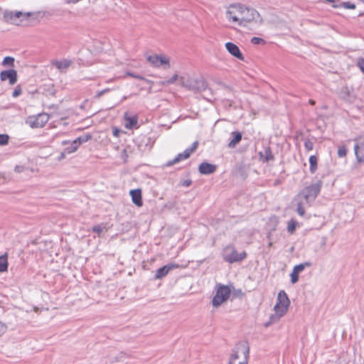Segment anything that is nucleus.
I'll use <instances>...</instances> for the list:
<instances>
[{
    "instance_id": "nucleus-50",
    "label": "nucleus",
    "mask_w": 364,
    "mask_h": 364,
    "mask_svg": "<svg viewBox=\"0 0 364 364\" xmlns=\"http://www.w3.org/2000/svg\"><path fill=\"white\" fill-rule=\"evenodd\" d=\"M67 154V153H66L65 151H64L63 152H62V153L60 154V156H59V159H64V158L65 157V154Z\"/></svg>"
},
{
    "instance_id": "nucleus-30",
    "label": "nucleus",
    "mask_w": 364,
    "mask_h": 364,
    "mask_svg": "<svg viewBox=\"0 0 364 364\" xmlns=\"http://www.w3.org/2000/svg\"><path fill=\"white\" fill-rule=\"evenodd\" d=\"M297 223L294 219H291L288 222L287 231L292 234L296 230V225Z\"/></svg>"
},
{
    "instance_id": "nucleus-20",
    "label": "nucleus",
    "mask_w": 364,
    "mask_h": 364,
    "mask_svg": "<svg viewBox=\"0 0 364 364\" xmlns=\"http://www.w3.org/2000/svg\"><path fill=\"white\" fill-rule=\"evenodd\" d=\"M232 139L230 141L228 144V146L230 149L235 148L237 144H238L242 138V133L240 132H232L231 133Z\"/></svg>"
},
{
    "instance_id": "nucleus-25",
    "label": "nucleus",
    "mask_w": 364,
    "mask_h": 364,
    "mask_svg": "<svg viewBox=\"0 0 364 364\" xmlns=\"http://www.w3.org/2000/svg\"><path fill=\"white\" fill-rule=\"evenodd\" d=\"M299 200V199L297 200L298 201L296 203V212L300 216H304L305 214L304 205L307 204L305 203V200H304L302 198L300 200Z\"/></svg>"
},
{
    "instance_id": "nucleus-49",
    "label": "nucleus",
    "mask_w": 364,
    "mask_h": 364,
    "mask_svg": "<svg viewBox=\"0 0 364 364\" xmlns=\"http://www.w3.org/2000/svg\"><path fill=\"white\" fill-rule=\"evenodd\" d=\"M326 244V237H323L322 239H321V245L322 246H325Z\"/></svg>"
},
{
    "instance_id": "nucleus-56",
    "label": "nucleus",
    "mask_w": 364,
    "mask_h": 364,
    "mask_svg": "<svg viewBox=\"0 0 364 364\" xmlns=\"http://www.w3.org/2000/svg\"><path fill=\"white\" fill-rule=\"evenodd\" d=\"M309 102H310V103H311V105H314V102L313 100H310Z\"/></svg>"
},
{
    "instance_id": "nucleus-11",
    "label": "nucleus",
    "mask_w": 364,
    "mask_h": 364,
    "mask_svg": "<svg viewBox=\"0 0 364 364\" xmlns=\"http://www.w3.org/2000/svg\"><path fill=\"white\" fill-rule=\"evenodd\" d=\"M339 96L342 100L350 104L355 102L356 100V95L353 88L348 86H345L341 88Z\"/></svg>"
},
{
    "instance_id": "nucleus-17",
    "label": "nucleus",
    "mask_w": 364,
    "mask_h": 364,
    "mask_svg": "<svg viewBox=\"0 0 364 364\" xmlns=\"http://www.w3.org/2000/svg\"><path fill=\"white\" fill-rule=\"evenodd\" d=\"M129 194L132 197V202L138 207H141L143 205L142 196H141V190L134 189L131 190Z\"/></svg>"
},
{
    "instance_id": "nucleus-34",
    "label": "nucleus",
    "mask_w": 364,
    "mask_h": 364,
    "mask_svg": "<svg viewBox=\"0 0 364 364\" xmlns=\"http://www.w3.org/2000/svg\"><path fill=\"white\" fill-rule=\"evenodd\" d=\"M250 41L254 45H259V44L264 45L266 43V41L263 38H261L259 37H253V38H252Z\"/></svg>"
},
{
    "instance_id": "nucleus-6",
    "label": "nucleus",
    "mask_w": 364,
    "mask_h": 364,
    "mask_svg": "<svg viewBox=\"0 0 364 364\" xmlns=\"http://www.w3.org/2000/svg\"><path fill=\"white\" fill-rule=\"evenodd\" d=\"M231 290L228 286L218 284L216 286V293L214 296L212 304L215 307H218L230 297Z\"/></svg>"
},
{
    "instance_id": "nucleus-46",
    "label": "nucleus",
    "mask_w": 364,
    "mask_h": 364,
    "mask_svg": "<svg viewBox=\"0 0 364 364\" xmlns=\"http://www.w3.org/2000/svg\"><path fill=\"white\" fill-rule=\"evenodd\" d=\"M6 330V326L2 323L1 322H0V336L1 334H3Z\"/></svg>"
},
{
    "instance_id": "nucleus-32",
    "label": "nucleus",
    "mask_w": 364,
    "mask_h": 364,
    "mask_svg": "<svg viewBox=\"0 0 364 364\" xmlns=\"http://www.w3.org/2000/svg\"><path fill=\"white\" fill-rule=\"evenodd\" d=\"M9 136L8 134H0V145L4 146L9 143Z\"/></svg>"
},
{
    "instance_id": "nucleus-10",
    "label": "nucleus",
    "mask_w": 364,
    "mask_h": 364,
    "mask_svg": "<svg viewBox=\"0 0 364 364\" xmlns=\"http://www.w3.org/2000/svg\"><path fill=\"white\" fill-rule=\"evenodd\" d=\"M49 119V115L46 113H41L37 116L29 117L26 122L31 128L43 127Z\"/></svg>"
},
{
    "instance_id": "nucleus-35",
    "label": "nucleus",
    "mask_w": 364,
    "mask_h": 364,
    "mask_svg": "<svg viewBox=\"0 0 364 364\" xmlns=\"http://www.w3.org/2000/svg\"><path fill=\"white\" fill-rule=\"evenodd\" d=\"M105 225L103 224H98L92 227V231L97 234H100L103 231Z\"/></svg>"
},
{
    "instance_id": "nucleus-9",
    "label": "nucleus",
    "mask_w": 364,
    "mask_h": 364,
    "mask_svg": "<svg viewBox=\"0 0 364 364\" xmlns=\"http://www.w3.org/2000/svg\"><path fill=\"white\" fill-rule=\"evenodd\" d=\"M354 152L358 163H364V133L354 139Z\"/></svg>"
},
{
    "instance_id": "nucleus-53",
    "label": "nucleus",
    "mask_w": 364,
    "mask_h": 364,
    "mask_svg": "<svg viewBox=\"0 0 364 364\" xmlns=\"http://www.w3.org/2000/svg\"><path fill=\"white\" fill-rule=\"evenodd\" d=\"M112 80H113V79H109V80H107L106 81V82H107V83H109V82H112Z\"/></svg>"
},
{
    "instance_id": "nucleus-55",
    "label": "nucleus",
    "mask_w": 364,
    "mask_h": 364,
    "mask_svg": "<svg viewBox=\"0 0 364 364\" xmlns=\"http://www.w3.org/2000/svg\"><path fill=\"white\" fill-rule=\"evenodd\" d=\"M249 15H250V14H249V13H245V14H243V16H248Z\"/></svg>"
},
{
    "instance_id": "nucleus-52",
    "label": "nucleus",
    "mask_w": 364,
    "mask_h": 364,
    "mask_svg": "<svg viewBox=\"0 0 364 364\" xmlns=\"http://www.w3.org/2000/svg\"><path fill=\"white\" fill-rule=\"evenodd\" d=\"M68 143V141H63L62 142V144H63V145H65V144H67Z\"/></svg>"
},
{
    "instance_id": "nucleus-3",
    "label": "nucleus",
    "mask_w": 364,
    "mask_h": 364,
    "mask_svg": "<svg viewBox=\"0 0 364 364\" xmlns=\"http://www.w3.org/2000/svg\"><path fill=\"white\" fill-rule=\"evenodd\" d=\"M250 348L245 342L237 343L232 350L228 364H247Z\"/></svg>"
},
{
    "instance_id": "nucleus-7",
    "label": "nucleus",
    "mask_w": 364,
    "mask_h": 364,
    "mask_svg": "<svg viewBox=\"0 0 364 364\" xmlns=\"http://www.w3.org/2000/svg\"><path fill=\"white\" fill-rule=\"evenodd\" d=\"M33 15V14L31 12L6 11L4 14V18L8 23L19 25L24 19H27Z\"/></svg>"
},
{
    "instance_id": "nucleus-18",
    "label": "nucleus",
    "mask_w": 364,
    "mask_h": 364,
    "mask_svg": "<svg viewBox=\"0 0 364 364\" xmlns=\"http://www.w3.org/2000/svg\"><path fill=\"white\" fill-rule=\"evenodd\" d=\"M72 63V60L68 59H63L62 60H53L51 61V64L60 71L68 69L71 65Z\"/></svg>"
},
{
    "instance_id": "nucleus-12",
    "label": "nucleus",
    "mask_w": 364,
    "mask_h": 364,
    "mask_svg": "<svg viewBox=\"0 0 364 364\" xmlns=\"http://www.w3.org/2000/svg\"><path fill=\"white\" fill-rule=\"evenodd\" d=\"M0 80L2 82L8 80L9 84L13 85L16 84L18 80L17 71L14 69L3 70L0 73Z\"/></svg>"
},
{
    "instance_id": "nucleus-31",
    "label": "nucleus",
    "mask_w": 364,
    "mask_h": 364,
    "mask_svg": "<svg viewBox=\"0 0 364 364\" xmlns=\"http://www.w3.org/2000/svg\"><path fill=\"white\" fill-rule=\"evenodd\" d=\"M127 75H129V76H131L132 77L144 80V81L146 82L147 83H149L151 85V86L154 84V82L152 81H150V80L146 79L145 77H142L141 75H136V74H134L133 73L127 72Z\"/></svg>"
},
{
    "instance_id": "nucleus-33",
    "label": "nucleus",
    "mask_w": 364,
    "mask_h": 364,
    "mask_svg": "<svg viewBox=\"0 0 364 364\" xmlns=\"http://www.w3.org/2000/svg\"><path fill=\"white\" fill-rule=\"evenodd\" d=\"M346 154H347V149H346V146H344V145L340 146L338 149V156L339 157L342 158V157L346 156Z\"/></svg>"
},
{
    "instance_id": "nucleus-5",
    "label": "nucleus",
    "mask_w": 364,
    "mask_h": 364,
    "mask_svg": "<svg viewBox=\"0 0 364 364\" xmlns=\"http://www.w3.org/2000/svg\"><path fill=\"white\" fill-rule=\"evenodd\" d=\"M180 84L194 92H202L208 87L206 82L203 78L181 77Z\"/></svg>"
},
{
    "instance_id": "nucleus-45",
    "label": "nucleus",
    "mask_w": 364,
    "mask_h": 364,
    "mask_svg": "<svg viewBox=\"0 0 364 364\" xmlns=\"http://www.w3.org/2000/svg\"><path fill=\"white\" fill-rule=\"evenodd\" d=\"M191 183H192L191 180H190V179L184 180L183 181L181 182V186H185V187H188L189 186L191 185Z\"/></svg>"
},
{
    "instance_id": "nucleus-8",
    "label": "nucleus",
    "mask_w": 364,
    "mask_h": 364,
    "mask_svg": "<svg viewBox=\"0 0 364 364\" xmlns=\"http://www.w3.org/2000/svg\"><path fill=\"white\" fill-rule=\"evenodd\" d=\"M247 257L245 251L238 253L232 246H228L224 250L223 259L230 264L242 261Z\"/></svg>"
},
{
    "instance_id": "nucleus-40",
    "label": "nucleus",
    "mask_w": 364,
    "mask_h": 364,
    "mask_svg": "<svg viewBox=\"0 0 364 364\" xmlns=\"http://www.w3.org/2000/svg\"><path fill=\"white\" fill-rule=\"evenodd\" d=\"M357 65L364 74V58H360L358 59Z\"/></svg>"
},
{
    "instance_id": "nucleus-43",
    "label": "nucleus",
    "mask_w": 364,
    "mask_h": 364,
    "mask_svg": "<svg viewBox=\"0 0 364 364\" xmlns=\"http://www.w3.org/2000/svg\"><path fill=\"white\" fill-rule=\"evenodd\" d=\"M65 151L67 154H72V153H74L75 151H76V150L73 146L72 144H70V145L69 146H68L67 148L65 149Z\"/></svg>"
},
{
    "instance_id": "nucleus-24",
    "label": "nucleus",
    "mask_w": 364,
    "mask_h": 364,
    "mask_svg": "<svg viewBox=\"0 0 364 364\" xmlns=\"http://www.w3.org/2000/svg\"><path fill=\"white\" fill-rule=\"evenodd\" d=\"M8 269V257L7 255L0 256V272H6Z\"/></svg>"
},
{
    "instance_id": "nucleus-2",
    "label": "nucleus",
    "mask_w": 364,
    "mask_h": 364,
    "mask_svg": "<svg viewBox=\"0 0 364 364\" xmlns=\"http://www.w3.org/2000/svg\"><path fill=\"white\" fill-rule=\"evenodd\" d=\"M290 305V301L287 293L284 290H281L277 298V303L274 307L275 314L270 316L269 322L265 324L268 326L269 323L277 322L288 311Z\"/></svg>"
},
{
    "instance_id": "nucleus-38",
    "label": "nucleus",
    "mask_w": 364,
    "mask_h": 364,
    "mask_svg": "<svg viewBox=\"0 0 364 364\" xmlns=\"http://www.w3.org/2000/svg\"><path fill=\"white\" fill-rule=\"evenodd\" d=\"M304 147L307 151H311L314 149V143L310 139H306L304 142Z\"/></svg>"
},
{
    "instance_id": "nucleus-19",
    "label": "nucleus",
    "mask_w": 364,
    "mask_h": 364,
    "mask_svg": "<svg viewBox=\"0 0 364 364\" xmlns=\"http://www.w3.org/2000/svg\"><path fill=\"white\" fill-rule=\"evenodd\" d=\"M191 155L186 149L183 152L178 154L173 159L168 161L166 165V166H171L183 160L187 159Z\"/></svg>"
},
{
    "instance_id": "nucleus-15",
    "label": "nucleus",
    "mask_w": 364,
    "mask_h": 364,
    "mask_svg": "<svg viewBox=\"0 0 364 364\" xmlns=\"http://www.w3.org/2000/svg\"><path fill=\"white\" fill-rule=\"evenodd\" d=\"M225 48L227 49V50L232 55L234 56L235 58L240 60H244V56L242 55V53H241L239 47L232 43V42H228L225 43Z\"/></svg>"
},
{
    "instance_id": "nucleus-23",
    "label": "nucleus",
    "mask_w": 364,
    "mask_h": 364,
    "mask_svg": "<svg viewBox=\"0 0 364 364\" xmlns=\"http://www.w3.org/2000/svg\"><path fill=\"white\" fill-rule=\"evenodd\" d=\"M309 171L311 173H314L317 170V165H318V158L312 155L309 157Z\"/></svg>"
},
{
    "instance_id": "nucleus-44",
    "label": "nucleus",
    "mask_w": 364,
    "mask_h": 364,
    "mask_svg": "<svg viewBox=\"0 0 364 364\" xmlns=\"http://www.w3.org/2000/svg\"><path fill=\"white\" fill-rule=\"evenodd\" d=\"M25 170V167L23 166L16 165L14 168V171L16 173H21Z\"/></svg>"
},
{
    "instance_id": "nucleus-54",
    "label": "nucleus",
    "mask_w": 364,
    "mask_h": 364,
    "mask_svg": "<svg viewBox=\"0 0 364 364\" xmlns=\"http://www.w3.org/2000/svg\"><path fill=\"white\" fill-rule=\"evenodd\" d=\"M127 97H127V96H124V97H123V98H122V100H127Z\"/></svg>"
},
{
    "instance_id": "nucleus-1",
    "label": "nucleus",
    "mask_w": 364,
    "mask_h": 364,
    "mask_svg": "<svg viewBox=\"0 0 364 364\" xmlns=\"http://www.w3.org/2000/svg\"><path fill=\"white\" fill-rule=\"evenodd\" d=\"M259 14L255 9L246 7L240 4H231L226 11V17L230 21L237 22L240 26H245L255 19Z\"/></svg>"
},
{
    "instance_id": "nucleus-39",
    "label": "nucleus",
    "mask_w": 364,
    "mask_h": 364,
    "mask_svg": "<svg viewBox=\"0 0 364 364\" xmlns=\"http://www.w3.org/2000/svg\"><path fill=\"white\" fill-rule=\"evenodd\" d=\"M198 141H194L192 144L191 146L189 148H187L186 150L188 152V154L190 155H191V154L193 153L196 150V149L198 148Z\"/></svg>"
},
{
    "instance_id": "nucleus-26",
    "label": "nucleus",
    "mask_w": 364,
    "mask_h": 364,
    "mask_svg": "<svg viewBox=\"0 0 364 364\" xmlns=\"http://www.w3.org/2000/svg\"><path fill=\"white\" fill-rule=\"evenodd\" d=\"M312 266L311 262H305L294 267L293 270L298 273H301L306 267H310Z\"/></svg>"
},
{
    "instance_id": "nucleus-22",
    "label": "nucleus",
    "mask_w": 364,
    "mask_h": 364,
    "mask_svg": "<svg viewBox=\"0 0 364 364\" xmlns=\"http://www.w3.org/2000/svg\"><path fill=\"white\" fill-rule=\"evenodd\" d=\"M126 121V128L132 129L138 127V120L136 117H124Z\"/></svg>"
},
{
    "instance_id": "nucleus-36",
    "label": "nucleus",
    "mask_w": 364,
    "mask_h": 364,
    "mask_svg": "<svg viewBox=\"0 0 364 364\" xmlns=\"http://www.w3.org/2000/svg\"><path fill=\"white\" fill-rule=\"evenodd\" d=\"M299 274L298 272H295L294 270L292 271V272L290 274L291 277V282L292 284H295L299 280Z\"/></svg>"
},
{
    "instance_id": "nucleus-16",
    "label": "nucleus",
    "mask_w": 364,
    "mask_h": 364,
    "mask_svg": "<svg viewBox=\"0 0 364 364\" xmlns=\"http://www.w3.org/2000/svg\"><path fill=\"white\" fill-rule=\"evenodd\" d=\"M216 169V165L208 162H203L198 166L199 172L203 175H209L213 173Z\"/></svg>"
},
{
    "instance_id": "nucleus-42",
    "label": "nucleus",
    "mask_w": 364,
    "mask_h": 364,
    "mask_svg": "<svg viewBox=\"0 0 364 364\" xmlns=\"http://www.w3.org/2000/svg\"><path fill=\"white\" fill-rule=\"evenodd\" d=\"M178 78V76L177 74L173 75L171 78L166 80V83L167 85H171L174 83Z\"/></svg>"
},
{
    "instance_id": "nucleus-37",
    "label": "nucleus",
    "mask_w": 364,
    "mask_h": 364,
    "mask_svg": "<svg viewBox=\"0 0 364 364\" xmlns=\"http://www.w3.org/2000/svg\"><path fill=\"white\" fill-rule=\"evenodd\" d=\"M111 90L110 88H105L102 90L98 91L95 95V99H100L103 95L109 92Z\"/></svg>"
},
{
    "instance_id": "nucleus-27",
    "label": "nucleus",
    "mask_w": 364,
    "mask_h": 364,
    "mask_svg": "<svg viewBox=\"0 0 364 364\" xmlns=\"http://www.w3.org/2000/svg\"><path fill=\"white\" fill-rule=\"evenodd\" d=\"M333 7L334 8H340L343 7L346 9H355V5L353 3H350L349 1L342 2L341 4H333Z\"/></svg>"
},
{
    "instance_id": "nucleus-14",
    "label": "nucleus",
    "mask_w": 364,
    "mask_h": 364,
    "mask_svg": "<svg viewBox=\"0 0 364 364\" xmlns=\"http://www.w3.org/2000/svg\"><path fill=\"white\" fill-rule=\"evenodd\" d=\"M178 267V264L174 263H169L166 265H164V267H160L156 270L154 278L156 279H161L166 277L171 270Z\"/></svg>"
},
{
    "instance_id": "nucleus-28",
    "label": "nucleus",
    "mask_w": 364,
    "mask_h": 364,
    "mask_svg": "<svg viewBox=\"0 0 364 364\" xmlns=\"http://www.w3.org/2000/svg\"><path fill=\"white\" fill-rule=\"evenodd\" d=\"M14 58L11 56H6L4 58L1 65L3 66H9V67H14Z\"/></svg>"
},
{
    "instance_id": "nucleus-4",
    "label": "nucleus",
    "mask_w": 364,
    "mask_h": 364,
    "mask_svg": "<svg viewBox=\"0 0 364 364\" xmlns=\"http://www.w3.org/2000/svg\"><path fill=\"white\" fill-rule=\"evenodd\" d=\"M322 185V181L318 180L316 183L306 186L298 194L296 200L302 198L308 205H310L320 193Z\"/></svg>"
},
{
    "instance_id": "nucleus-48",
    "label": "nucleus",
    "mask_w": 364,
    "mask_h": 364,
    "mask_svg": "<svg viewBox=\"0 0 364 364\" xmlns=\"http://www.w3.org/2000/svg\"><path fill=\"white\" fill-rule=\"evenodd\" d=\"M119 129H116V128H115V129L113 130V134H114V136H119Z\"/></svg>"
},
{
    "instance_id": "nucleus-29",
    "label": "nucleus",
    "mask_w": 364,
    "mask_h": 364,
    "mask_svg": "<svg viewBox=\"0 0 364 364\" xmlns=\"http://www.w3.org/2000/svg\"><path fill=\"white\" fill-rule=\"evenodd\" d=\"M92 139V135L90 134H86L82 136L77 137L76 139L77 140L78 144H82Z\"/></svg>"
},
{
    "instance_id": "nucleus-47",
    "label": "nucleus",
    "mask_w": 364,
    "mask_h": 364,
    "mask_svg": "<svg viewBox=\"0 0 364 364\" xmlns=\"http://www.w3.org/2000/svg\"><path fill=\"white\" fill-rule=\"evenodd\" d=\"M71 144L76 151L77 150L79 146L80 145V144H78L77 139H75L73 141H72Z\"/></svg>"
},
{
    "instance_id": "nucleus-13",
    "label": "nucleus",
    "mask_w": 364,
    "mask_h": 364,
    "mask_svg": "<svg viewBox=\"0 0 364 364\" xmlns=\"http://www.w3.org/2000/svg\"><path fill=\"white\" fill-rule=\"evenodd\" d=\"M147 60L155 67L166 65L169 68V59L162 55H149L147 57Z\"/></svg>"
},
{
    "instance_id": "nucleus-21",
    "label": "nucleus",
    "mask_w": 364,
    "mask_h": 364,
    "mask_svg": "<svg viewBox=\"0 0 364 364\" xmlns=\"http://www.w3.org/2000/svg\"><path fill=\"white\" fill-rule=\"evenodd\" d=\"M259 155L260 159L263 162H268L269 161H273L274 159V155L272 152L271 148L269 146L266 147L264 149V153L259 152Z\"/></svg>"
},
{
    "instance_id": "nucleus-41",
    "label": "nucleus",
    "mask_w": 364,
    "mask_h": 364,
    "mask_svg": "<svg viewBox=\"0 0 364 364\" xmlns=\"http://www.w3.org/2000/svg\"><path fill=\"white\" fill-rule=\"evenodd\" d=\"M22 92V90H21V87L20 85H18L14 90L13 93H12V96L14 97H18Z\"/></svg>"
},
{
    "instance_id": "nucleus-51",
    "label": "nucleus",
    "mask_w": 364,
    "mask_h": 364,
    "mask_svg": "<svg viewBox=\"0 0 364 364\" xmlns=\"http://www.w3.org/2000/svg\"><path fill=\"white\" fill-rule=\"evenodd\" d=\"M270 220H273L274 222L277 223V218L276 216H272L270 218Z\"/></svg>"
}]
</instances>
